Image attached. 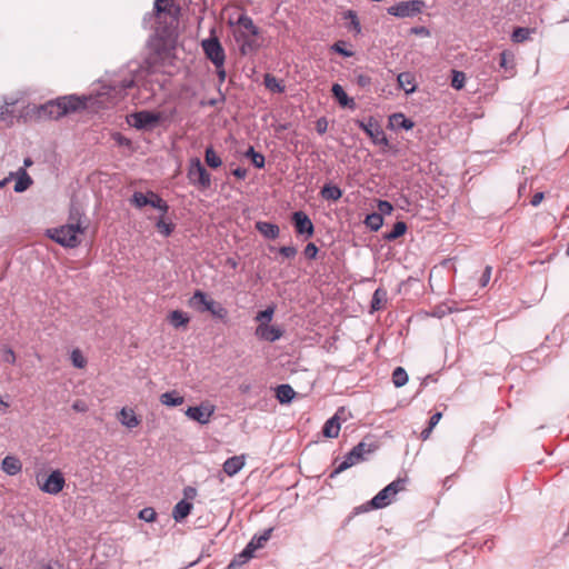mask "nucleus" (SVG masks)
Masks as SVG:
<instances>
[{"label": "nucleus", "mask_w": 569, "mask_h": 569, "mask_svg": "<svg viewBox=\"0 0 569 569\" xmlns=\"http://www.w3.org/2000/svg\"><path fill=\"white\" fill-rule=\"evenodd\" d=\"M254 551H257L253 547V545H248L244 547V549L240 552V558H244V560L249 561L252 557Z\"/></svg>", "instance_id": "55"}, {"label": "nucleus", "mask_w": 569, "mask_h": 569, "mask_svg": "<svg viewBox=\"0 0 569 569\" xmlns=\"http://www.w3.org/2000/svg\"><path fill=\"white\" fill-rule=\"evenodd\" d=\"M490 278H491V267L487 266L480 277V280H479L480 287H486L489 283Z\"/></svg>", "instance_id": "56"}, {"label": "nucleus", "mask_w": 569, "mask_h": 569, "mask_svg": "<svg viewBox=\"0 0 569 569\" xmlns=\"http://www.w3.org/2000/svg\"><path fill=\"white\" fill-rule=\"evenodd\" d=\"M156 228L158 232L161 233L163 237H169L174 230V224L172 222L166 221L164 214L161 213V216L156 222Z\"/></svg>", "instance_id": "33"}, {"label": "nucleus", "mask_w": 569, "mask_h": 569, "mask_svg": "<svg viewBox=\"0 0 569 569\" xmlns=\"http://www.w3.org/2000/svg\"><path fill=\"white\" fill-rule=\"evenodd\" d=\"M72 408H73V410L79 411V412H83V411L87 410L86 403L83 401H81V400L76 401L72 405Z\"/></svg>", "instance_id": "64"}, {"label": "nucleus", "mask_w": 569, "mask_h": 569, "mask_svg": "<svg viewBox=\"0 0 569 569\" xmlns=\"http://www.w3.org/2000/svg\"><path fill=\"white\" fill-rule=\"evenodd\" d=\"M375 449L376 447L373 445H368L363 441L359 442L343 457V460L339 463L331 476L333 477L335 475L340 473L361 461H365L367 456L372 453Z\"/></svg>", "instance_id": "4"}, {"label": "nucleus", "mask_w": 569, "mask_h": 569, "mask_svg": "<svg viewBox=\"0 0 569 569\" xmlns=\"http://www.w3.org/2000/svg\"><path fill=\"white\" fill-rule=\"evenodd\" d=\"M387 301V291L382 288L376 289L371 299V312L378 311L382 308V305Z\"/></svg>", "instance_id": "28"}, {"label": "nucleus", "mask_w": 569, "mask_h": 569, "mask_svg": "<svg viewBox=\"0 0 569 569\" xmlns=\"http://www.w3.org/2000/svg\"><path fill=\"white\" fill-rule=\"evenodd\" d=\"M247 169L241 167H238L234 170H232V174L238 179H244L247 177Z\"/></svg>", "instance_id": "60"}, {"label": "nucleus", "mask_w": 569, "mask_h": 569, "mask_svg": "<svg viewBox=\"0 0 569 569\" xmlns=\"http://www.w3.org/2000/svg\"><path fill=\"white\" fill-rule=\"evenodd\" d=\"M206 163L213 169L219 168L222 164L220 157L216 153L212 147H208L204 153Z\"/></svg>", "instance_id": "35"}, {"label": "nucleus", "mask_w": 569, "mask_h": 569, "mask_svg": "<svg viewBox=\"0 0 569 569\" xmlns=\"http://www.w3.org/2000/svg\"><path fill=\"white\" fill-rule=\"evenodd\" d=\"M2 470L9 475L14 476L21 471L22 465L20 460L12 456H7L1 463Z\"/></svg>", "instance_id": "20"}, {"label": "nucleus", "mask_w": 569, "mask_h": 569, "mask_svg": "<svg viewBox=\"0 0 569 569\" xmlns=\"http://www.w3.org/2000/svg\"><path fill=\"white\" fill-rule=\"evenodd\" d=\"M192 510V503L189 502V501H186V500H180L179 502H177V505L173 507V510H172V518L177 521V522H180L182 521L184 518H187L189 516V513L191 512Z\"/></svg>", "instance_id": "19"}, {"label": "nucleus", "mask_w": 569, "mask_h": 569, "mask_svg": "<svg viewBox=\"0 0 569 569\" xmlns=\"http://www.w3.org/2000/svg\"><path fill=\"white\" fill-rule=\"evenodd\" d=\"M238 24L248 30L252 36H257L259 32L258 28L253 24L252 19L246 14H241L238 18Z\"/></svg>", "instance_id": "39"}, {"label": "nucleus", "mask_w": 569, "mask_h": 569, "mask_svg": "<svg viewBox=\"0 0 569 569\" xmlns=\"http://www.w3.org/2000/svg\"><path fill=\"white\" fill-rule=\"evenodd\" d=\"M244 467V456H233L223 462V471L229 476H236Z\"/></svg>", "instance_id": "15"}, {"label": "nucleus", "mask_w": 569, "mask_h": 569, "mask_svg": "<svg viewBox=\"0 0 569 569\" xmlns=\"http://www.w3.org/2000/svg\"><path fill=\"white\" fill-rule=\"evenodd\" d=\"M545 198V193L543 192H537L536 194H533L532 199H531V204L533 207H537L541 203V201L543 200Z\"/></svg>", "instance_id": "63"}, {"label": "nucleus", "mask_w": 569, "mask_h": 569, "mask_svg": "<svg viewBox=\"0 0 569 569\" xmlns=\"http://www.w3.org/2000/svg\"><path fill=\"white\" fill-rule=\"evenodd\" d=\"M308 259H315L318 254V247L313 242H309L303 251Z\"/></svg>", "instance_id": "52"}, {"label": "nucleus", "mask_w": 569, "mask_h": 569, "mask_svg": "<svg viewBox=\"0 0 569 569\" xmlns=\"http://www.w3.org/2000/svg\"><path fill=\"white\" fill-rule=\"evenodd\" d=\"M162 119L161 112L142 110L131 114L130 124L138 130H152Z\"/></svg>", "instance_id": "9"}, {"label": "nucleus", "mask_w": 569, "mask_h": 569, "mask_svg": "<svg viewBox=\"0 0 569 569\" xmlns=\"http://www.w3.org/2000/svg\"><path fill=\"white\" fill-rule=\"evenodd\" d=\"M244 157L250 158L252 164L258 169H262L266 164L264 156L260 152H257L253 147L248 148Z\"/></svg>", "instance_id": "30"}, {"label": "nucleus", "mask_w": 569, "mask_h": 569, "mask_svg": "<svg viewBox=\"0 0 569 569\" xmlns=\"http://www.w3.org/2000/svg\"><path fill=\"white\" fill-rule=\"evenodd\" d=\"M119 420L123 426L130 429L136 428L139 425V419L137 418L134 411L127 408H122L120 410Z\"/></svg>", "instance_id": "22"}, {"label": "nucleus", "mask_w": 569, "mask_h": 569, "mask_svg": "<svg viewBox=\"0 0 569 569\" xmlns=\"http://www.w3.org/2000/svg\"><path fill=\"white\" fill-rule=\"evenodd\" d=\"M357 83L360 87H367V86L370 84V78L368 76H365V74H359V76H357Z\"/></svg>", "instance_id": "62"}, {"label": "nucleus", "mask_w": 569, "mask_h": 569, "mask_svg": "<svg viewBox=\"0 0 569 569\" xmlns=\"http://www.w3.org/2000/svg\"><path fill=\"white\" fill-rule=\"evenodd\" d=\"M377 207H378V210H379L378 213H380L381 216L382 214H390L392 212V210H393L392 204L389 201H387V200H379Z\"/></svg>", "instance_id": "51"}, {"label": "nucleus", "mask_w": 569, "mask_h": 569, "mask_svg": "<svg viewBox=\"0 0 569 569\" xmlns=\"http://www.w3.org/2000/svg\"><path fill=\"white\" fill-rule=\"evenodd\" d=\"M296 396L290 385H280L276 389V397L280 403H289Z\"/></svg>", "instance_id": "26"}, {"label": "nucleus", "mask_w": 569, "mask_h": 569, "mask_svg": "<svg viewBox=\"0 0 569 569\" xmlns=\"http://www.w3.org/2000/svg\"><path fill=\"white\" fill-rule=\"evenodd\" d=\"M529 36H530V29L528 28H523V27H518L516 28L513 31H512V34H511V40L513 42H523L526 41L527 39H529Z\"/></svg>", "instance_id": "40"}, {"label": "nucleus", "mask_w": 569, "mask_h": 569, "mask_svg": "<svg viewBox=\"0 0 569 569\" xmlns=\"http://www.w3.org/2000/svg\"><path fill=\"white\" fill-rule=\"evenodd\" d=\"M358 126L375 144L388 146L389 141L383 129L373 118H369L368 121H358Z\"/></svg>", "instance_id": "10"}, {"label": "nucleus", "mask_w": 569, "mask_h": 569, "mask_svg": "<svg viewBox=\"0 0 569 569\" xmlns=\"http://www.w3.org/2000/svg\"><path fill=\"white\" fill-rule=\"evenodd\" d=\"M187 177L191 184L198 186L201 189H208L211 186V176L199 158L190 160Z\"/></svg>", "instance_id": "6"}, {"label": "nucleus", "mask_w": 569, "mask_h": 569, "mask_svg": "<svg viewBox=\"0 0 569 569\" xmlns=\"http://www.w3.org/2000/svg\"><path fill=\"white\" fill-rule=\"evenodd\" d=\"M273 312H274L273 308L268 307L267 309L258 312L256 320L260 321L261 323L268 325L273 317Z\"/></svg>", "instance_id": "45"}, {"label": "nucleus", "mask_w": 569, "mask_h": 569, "mask_svg": "<svg viewBox=\"0 0 569 569\" xmlns=\"http://www.w3.org/2000/svg\"><path fill=\"white\" fill-rule=\"evenodd\" d=\"M16 104V101H4L0 104V121L3 122H12L13 118V106Z\"/></svg>", "instance_id": "31"}, {"label": "nucleus", "mask_w": 569, "mask_h": 569, "mask_svg": "<svg viewBox=\"0 0 569 569\" xmlns=\"http://www.w3.org/2000/svg\"><path fill=\"white\" fill-rule=\"evenodd\" d=\"M256 229L267 239L274 240L279 237L280 229L277 224L267 221H257Z\"/></svg>", "instance_id": "17"}, {"label": "nucleus", "mask_w": 569, "mask_h": 569, "mask_svg": "<svg viewBox=\"0 0 569 569\" xmlns=\"http://www.w3.org/2000/svg\"><path fill=\"white\" fill-rule=\"evenodd\" d=\"M79 217L80 213L78 211H71V222L49 231L51 239L63 247L76 248L80 243L79 234L83 233L84 230Z\"/></svg>", "instance_id": "2"}, {"label": "nucleus", "mask_w": 569, "mask_h": 569, "mask_svg": "<svg viewBox=\"0 0 569 569\" xmlns=\"http://www.w3.org/2000/svg\"><path fill=\"white\" fill-rule=\"evenodd\" d=\"M441 417H442V413H441V412H436V413H433V415L430 417V420H429V427L433 429V428L438 425V422L440 421Z\"/></svg>", "instance_id": "61"}, {"label": "nucleus", "mask_w": 569, "mask_h": 569, "mask_svg": "<svg viewBox=\"0 0 569 569\" xmlns=\"http://www.w3.org/2000/svg\"><path fill=\"white\" fill-rule=\"evenodd\" d=\"M365 224L372 231H378L383 224V218L378 212L368 214L365 219Z\"/></svg>", "instance_id": "29"}, {"label": "nucleus", "mask_w": 569, "mask_h": 569, "mask_svg": "<svg viewBox=\"0 0 569 569\" xmlns=\"http://www.w3.org/2000/svg\"><path fill=\"white\" fill-rule=\"evenodd\" d=\"M392 382L397 388L403 387L408 382V373L402 367H397L393 370Z\"/></svg>", "instance_id": "38"}, {"label": "nucleus", "mask_w": 569, "mask_h": 569, "mask_svg": "<svg viewBox=\"0 0 569 569\" xmlns=\"http://www.w3.org/2000/svg\"><path fill=\"white\" fill-rule=\"evenodd\" d=\"M327 126H328V123H327V120H326L325 118H320V119H318V121H317V127H316V128H317V131H318L320 134L325 133V132H326V130H327Z\"/></svg>", "instance_id": "59"}, {"label": "nucleus", "mask_w": 569, "mask_h": 569, "mask_svg": "<svg viewBox=\"0 0 569 569\" xmlns=\"http://www.w3.org/2000/svg\"><path fill=\"white\" fill-rule=\"evenodd\" d=\"M201 47L206 57L214 64L217 69L224 64V50L217 37L213 36L202 40Z\"/></svg>", "instance_id": "8"}, {"label": "nucleus", "mask_w": 569, "mask_h": 569, "mask_svg": "<svg viewBox=\"0 0 569 569\" xmlns=\"http://www.w3.org/2000/svg\"><path fill=\"white\" fill-rule=\"evenodd\" d=\"M398 86L406 93H412L416 90L415 77L410 72H401L397 77Z\"/></svg>", "instance_id": "21"}, {"label": "nucleus", "mask_w": 569, "mask_h": 569, "mask_svg": "<svg viewBox=\"0 0 569 569\" xmlns=\"http://www.w3.org/2000/svg\"><path fill=\"white\" fill-rule=\"evenodd\" d=\"M331 92L341 107L350 109L356 107L355 100L348 97L345 89L339 83L332 86Z\"/></svg>", "instance_id": "16"}, {"label": "nucleus", "mask_w": 569, "mask_h": 569, "mask_svg": "<svg viewBox=\"0 0 569 569\" xmlns=\"http://www.w3.org/2000/svg\"><path fill=\"white\" fill-rule=\"evenodd\" d=\"M345 19L349 20L348 29L350 31H353L356 34H359L361 32V24L358 19V16L355 11L348 10L345 12Z\"/></svg>", "instance_id": "37"}, {"label": "nucleus", "mask_w": 569, "mask_h": 569, "mask_svg": "<svg viewBox=\"0 0 569 569\" xmlns=\"http://www.w3.org/2000/svg\"><path fill=\"white\" fill-rule=\"evenodd\" d=\"M320 194L326 200L337 201L341 198L342 191L338 186L328 183L322 187Z\"/></svg>", "instance_id": "27"}, {"label": "nucleus", "mask_w": 569, "mask_h": 569, "mask_svg": "<svg viewBox=\"0 0 569 569\" xmlns=\"http://www.w3.org/2000/svg\"><path fill=\"white\" fill-rule=\"evenodd\" d=\"M134 84V80L133 78H130V79H124L121 81L120 83V87L118 89V86L117 84H113L112 86V89L117 91V94H121L123 93L127 89L133 87Z\"/></svg>", "instance_id": "49"}, {"label": "nucleus", "mask_w": 569, "mask_h": 569, "mask_svg": "<svg viewBox=\"0 0 569 569\" xmlns=\"http://www.w3.org/2000/svg\"><path fill=\"white\" fill-rule=\"evenodd\" d=\"M157 512L153 508L147 507L140 510L139 518L146 522H152L156 520Z\"/></svg>", "instance_id": "47"}, {"label": "nucleus", "mask_w": 569, "mask_h": 569, "mask_svg": "<svg viewBox=\"0 0 569 569\" xmlns=\"http://www.w3.org/2000/svg\"><path fill=\"white\" fill-rule=\"evenodd\" d=\"M279 253L287 259H292L297 254V248L293 246H283L279 248Z\"/></svg>", "instance_id": "50"}, {"label": "nucleus", "mask_w": 569, "mask_h": 569, "mask_svg": "<svg viewBox=\"0 0 569 569\" xmlns=\"http://www.w3.org/2000/svg\"><path fill=\"white\" fill-rule=\"evenodd\" d=\"M188 306L198 312H210L217 319H226L228 310L218 301L211 299L206 292L196 290L188 300Z\"/></svg>", "instance_id": "3"}, {"label": "nucleus", "mask_w": 569, "mask_h": 569, "mask_svg": "<svg viewBox=\"0 0 569 569\" xmlns=\"http://www.w3.org/2000/svg\"><path fill=\"white\" fill-rule=\"evenodd\" d=\"M254 551H257L253 547V545H248L244 547V549L240 552V558H244V560L249 561L252 557Z\"/></svg>", "instance_id": "54"}, {"label": "nucleus", "mask_w": 569, "mask_h": 569, "mask_svg": "<svg viewBox=\"0 0 569 569\" xmlns=\"http://www.w3.org/2000/svg\"><path fill=\"white\" fill-rule=\"evenodd\" d=\"M2 360L8 363H14L16 355L12 349L4 348L2 352Z\"/></svg>", "instance_id": "57"}, {"label": "nucleus", "mask_w": 569, "mask_h": 569, "mask_svg": "<svg viewBox=\"0 0 569 569\" xmlns=\"http://www.w3.org/2000/svg\"><path fill=\"white\" fill-rule=\"evenodd\" d=\"M32 183V179L26 171H21V174L18 177L16 183H14V191L16 192H23L26 191L30 184Z\"/></svg>", "instance_id": "36"}, {"label": "nucleus", "mask_w": 569, "mask_h": 569, "mask_svg": "<svg viewBox=\"0 0 569 569\" xmlns=\"http://www.w3.org/2000/svg\"><path fill=\"white\" fill-rule=\"evenodd\" d=\"M148 206L153 207L159 210L162 214H166L169 211L168 203L156 192L148 191Z\"/></svg>", "instance_id": "23"}, {"label": "nucleus", "mask_w": 569, "mask_h": 569, "mask_svg": "<svg viewBox=\"0 0 569 569\" xmlns=\"http://www.w3.org/2000/svg\"><path fill=\"white\" fill-rule=\"evenodd\" d=\"M391 119L393 121H396V123L399 127H401V128H403L406 130H409V129H411L413 127V122L410 119L406 118L402 113H396V114L392 116Z\"/></svg>", "instance_id": "44"}, {"label": "nucleus", "mask_w": 569, "mask_h": 569, "mask_svg": "<svg viewBox=\"0 0 569 569\" xmlns=\"http://www.w3.org/2000/svg\"><path fill=\"white\" fill-rule=\"evenodd\" d=\"M272 531L273 528L266 529L260 536H253L249 543L253 545L256 550L262 548L264 543L271 538Z\"/></svg>", "instance_id": "34"}, {"label": "nucleus", "mask_w": 569, "mask_h": 569, "mask_svg": "<svg viewBox=\"0 0 569 569\" xmlns=\"http://www.w3.org/2000/svg\"><path fill=\"white\" fill-rule=\"evenodd\" d=\"M183 497H184L183 500H186V501L193 500L197 497V489L193 487H190V486L186 487L183 489Z\"/></svg>", "instance_id": "58"}, {"label": "nucleus", "mask_w": 569, "mask_h": 569, "mask_svg": "<svg viewBox=\"0 0 569 569\" xmlns=\"http://www.w3.org/2000/svg\"><path fill=\"white\" fill-rule=\"evenodd\" d=\"M130 202L138 209H141L142 207L144 206H148V196L147 193H143V192H140V191H136L131 199H130Z\"/></svg>", "instance_id": "42"}, {"label": "nucleus", "mask_w": 569, "mask_h": 569, "mask_svg": "<svg viewBox=\"0 0 569 569\" xmlns=\"http://www.w3.org/2000/svg\"><path fill=\"white\" fill-rule=\"evenodd\" d=\"M71 361H72V365L76 367V368H83L87 363L84 357L82 356L81 351L78 350V349H74L72 352H71Z\"/></svg>", "instance_id": "46"}, {"label": "nucleus", "mask_w": 569, "mask_h": 569, "mask_svg": "<svg viewBox=\"0 0 569 569\" xmlns=\"http://www.w3.org/2000/svg\"><path fill=\"white\" fill-rule=\"evenodd\" d=\"M64 485L66 480L61 471L54 470L47 477L40 489L46 493L57 495L63 489Z\"/></svg>", "instance_id": "12"}, {"label": "nucleus", "mask_w": 569, "mask_h": 569, "mask_svg": "<svg viewBox=\"0 0 569 569\" xmlns=\"http://www.w3.org/2000/svg\"><path fill=\"white\" fill-rule=\"evenodd\" d=\"M466 76L462 71L452 70L451 87L461 90L465 87Z\"/></svg>", "instance_id": "41"}, {"label": "nucleus", "mask_w": 569, "mask_h": 569, "mask_svg": "<svg viewBox=\"0 0 569 569\" xmlns=\"http://www.w3.org/2000/svg\"><path fill=\"white\" fill-rule=\"evenodd\" d=\"M168 320L172 327L180 328L189 323L190 317L181 310H173L169 313Z\"/></svg>", "instance_id": "24"}, {"label": "nucleus", "mask_w": 569, "mask_h": 569, "mask_svg": "<svg viewBox=\"0 0 569 569\" xmlns=\"http://www.w3.org/2000/svg\"><path fill=\"white\" fill-rule=\"evenodd\" d=\"M406 486V479L398 478L380 490L370 501L371 509H381L389 506L395 496L402 491Z\"/></svg>", "instance_id": "5"}, {"label": "nucleus", "mask_w": 569, "mask_h": 569, "mask_svg": "<svg viewBox=\"0 0 569 569\" xmlns=\"http://www.w3.org/2000/svg\"><path fill=\"white\" fill-rule=\"evenodd\" d=\"M331 49H332L335 52H337V53H339V54H341V56H343V57H347V58H349V57H351V56L353 54V52H352V51L347 50V49L345 48V43H343L342 41H338V42L333 43V44H332V47H331Z\"/></svg>", "instance_id": "48"}, {"label": "nucleus", "mask_w": 569, "mask_h": 569, "mask_svg": "<svg viewBox=\"0 0 569 569\" xmlns=\"http://www.w3.org/2000/svg\"><path fill=\"white\" fill-rule=\"evenodd\" d=\"M184 398L181 397L176 390L164 392L160 396V402L167 407H178L182 405Z\"/></svg>", "instance_id": "25"}, {"label": "nucleus", "mask_w": 569, "mask_h": 569, "mask_svg": "<svg viewBox=\"0 0 569 569\" xmlns=\"http://www.w3.org/2000/svg\"><path fill=\"white\" fill-rule=\"evenodd\" d=\"M248 561L244 558H240V553H238L228 565L227 569H239L241 566L247 563Z\"/></svg>", "instance_id": "53"}, {"label": "nucleus", "mask_w": 569, "mask_h": 569, "mask_svg": "<svg viewBox=\"0 0 569 569\" xmlns=\"http://www.w3.org/2000/svg\"><path fill=\"white\" fill-rule=\"evenodd\" d=\"M340 428V419L338 413H336L325 422L322 433L326 438H337L339 436Z\"/></svg>", "instance_id": "18"}, {"label": "nucleus", "mask_w": 569, "mask_h": 569, "mask_svg": "<svg viewBox=\"0 0 569 569\" xmlns=\"http://www.w3.org/2000/svg\"><path fill=\"white\" fill-rule=\"evenodd\" d=\"M213 413V408L208 406H196V407H189L186 410V416L199 422L200 425H207L210 421V418Z\"/></svg>", "instance_id": "13"}, {"label": "nucleus", "mask_w": 569, "mask_h": 569, "mask_svg": "<svg viewBox=\"0 0 569 569\" xmlns=\"http://www.w3.org/2000/svg\"><path fill=\"white\" fill-rule=\"evenodd\" d=\"M256 336L261 340L274 342L282 337V330L274 326L260 323L256 329Z\"/></svg>", "instance_id": "14"}, {"label": "nucleus", "mask_w": 569, "mask_h": 569, "mask_svg": "<svg viewBox=\"0 0 569 569\" xmlns=\"http://www.w3.org/2000/svg\"><path fill=\"white\" fill-rule=\"evenodd\" d=\"M264 84L268 89L274 92H282L284 90V87L279 83V81L269 74L264 78Z\"/></svg>", "instance_id": "43"}, {"label": "nucleus", "mask_w": 569, "mask_h": 569, "mask_svg": "<svg viewBox=\"0 0 569 569\" xmlns=\"http://www.w3.org/2000/svg\"><path fill=\"white\" fill-rule=\"evenodd\" d=\"M291 220L298 234L306 236L307 238L313 236L315 227L307 213L303 211H296L292 213Z\"/></svg>", "instance_id": "11"}, {"label": "nucleus", "mask_w": 569, "mask_h": 569, "mask_svg": "<svg viewBox=\"0 0 569 569\" xmlns=\"http://www.w3.org/2000/svg\"><path fill=\"white\" fill-rule=\"evenodd\" d=\"M425 2L421 0L400 1L389 8L387 12L397 18H412L421 13Z\"/></svg>", "instance_id": "7"}, {"label": "nucleus", "mask_w": 569, "mask_h": 569, "mask_svg": "<svg viewBox=\"0 0 569 569\" xmlns=\"http://www.w3.org/2000/svg\"><path fill=\"white\" fill-rule=\"evenodd\" d=\"M407 231V224L403 221H398L393 224L392 230L385 234L387 241H393L403 236Z\"/></svg>", "instance_id": "32"}, {"label": "nucleus", "mask_w": 569, "mask_h": 569, "mask_svg": "<svg viewBox=\"0 0 569 569\" xmlns=\"http://www.w3.org/2000/svg\"><path fill=\"white\" fill-rule=\"evenodd\" d=\"M87 100L77 96H64L57 100H50L46 103L32 106L30 112L38 120L59 119L70 112L84 109Z\"/></svg>", "instance_id": "1"}]
</instances>
